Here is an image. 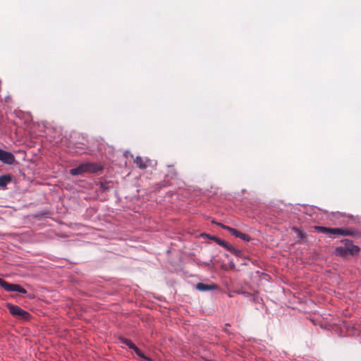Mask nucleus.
<instances>
[{
    "mask_svg": "<svg viewBox=\"0 0 361 361\" xmlns=\"http://www.w3.org/2000/svg\"><path fill=\"white\" fill-rule=\"evenodd\" d=\"M6 307L8 309L10 313L15 317H21L25 320H28L31 317V315L28 312L21 309L18 305L8 303Z\"/></svg>",
    "mask_w": 361,
    "mask_h": 361,
    "instance_id": "3",
    "label": "nucleus"
},
{
    "mask_svg": "<svg viewBox=\"0 0 361 361\" xmlns=\"http://www.w3.org/2000/svg\"><path fill=\"white\" fill-rule=\"evenodd\" d=\"M196 288L197 290H199L200 291H207V290L215 289L216 288V286L215 284L208 285V284H204L202 283H198L196 285Z\"/></svg>",
    "mask_w": 361,
    "mask_h": 361,
    "instance_id": "10",
    "label": "nucleus"
},
{
    "mask_svg": "<svg viewBox=\"0 0 361 361\" xmlns=\"http://www.w3.org/2000/svg\"><path fill=\"white\" fill-rule=\"evenodd\" d=\"M344 218L347 219L346 221H343L344 223H346L348 224H360V219L357 217L354 216H343Z\"/></svg>",
    "mask_w": 361,
    "mask_h": 361,
    "instance_id": "13",
    "label": "nucleus"
},
{
    "mask_svg": "<svg viewBox=\"0 0 361 361\" xmlns=\"http://www.w3.org/2000/svg\"><path fill=\"white\" fill-rule=\"evenodd\" d=\"M0 286L6 291H17L23 294L27 293V290L20 285L9 283L2 279H0Z\"/></svg>",
    "mask_w": 361,
    "mask_h": 361,
    "instance_id": "4",
    "label": "nucleus"
},
{
    "mask_svg": "<svg viewBox=\"0 0 361 361\" xmlns=\"http://www.w3.org/2000/svg\"><path fill=\"white\" fill-rule=\"evenodd\" d=\"M226 249L236 256H240L242 253V252L240 250H238V249L235 248L234 247L229 245H227Z\"/></svg>",
    "mask_w": 361,
    "mask_h": 361,
    "instance_id": "15",
    "label": "nucleus"
},
{
    "mask_svg": "<svg viewBox=\"0 0 361 361\" xmlns=\"http://www.w3.org/2000/svg\"><path fill=\"white\" fill-rule=\"evenodd\" d=\"M134 162L140 169H146L149 166L152 164V161L147 157H142L140 156L136 157Z\"/></svg>",
    "mask_w": 361,
    "mask_h": 361,
    "instance_id": "6",
    "label": "nucleus"
},
{
    "mask_svg": "<svg viewBox=\"0 0 361 361\" xmlns=\"http://www.w3.org/2000/svg\"><path fill=\"white\" fill-rule=\"evenodd\" d=\"M211 239L214 240V241H216L219 245L221 246H223L225 248H226L227 245H228L226 241H224V240H221L216 236H212V237H210Z\"/></svg>",
    "mask_w": 361,
    "mask_h": 361,
    "instance_id": "16",
    "label": "nucleus"
},
{
    "mask_svg": "<svg viewBox=\"0 0 361 361\" xmlns=\"http://www.w3.org/2000/svg\"><path fill=\"white\" fill-rule=\"evenodd\" d=\"M315 228L320 233H331L334 235H358V233L353 231L350 228H331L329 227H315Z\"/></svg>",
    "mask_w": 361,
    "mask_h": 361,
    "instance_id": "2",
    "label": "nucleus"
},
{
    "mask_svg": "<svg viewBox=\"0 0 361 361\" xmlns=\"http://www.w3.org/2000/svg\"><path fill=\"white\" fill-rule=\"evenodd\" d=\"M103 170V167L95 163H84L80 164L78 166L71 169L70 174L72 176H78L84 173H97Z\"/></svg>",
    "mask_w": 361,
    "mask_h": 361,
    "instance_id": "1",
    "label": "nucleus"
},
{
    "mask_svg": "<svg viewBox=\"0 0 361 361\" xmlns=\"http://www.w3.org/2000/svg\"><path fill=\"white\" fill-rule=\"evenodd\" d=\"M11 181V175H3L0 176V187L4 188Z\"/></svg>",
    "mask_w": 361,
    "mask_h": 361,
    "instance_id": "11",
    "label": "nucleus"
},
{
    "mask_svg": "<svg viewBox=\"0 0 361 361\" xmlns=\"http://www.w3.org/2000/svg\"><path fill=\"white\" fill-rule=\"evenodd\" d=\"M216 226H224V224H221V223H218V224H216Z\"/></svg>",
    "mask_w": 361,
    "mask_h": 361,
    "instance_id": "20",
    "label": "nucleus"
},
{
    "mask_svg": "<svg viewBox=\"0 0 361 361\" xmlns=\"http://www.w3.org/2000/svg\"><path fill=\"white\" fill-rule=\"evenodd\" d=\"M292 231L295 233L297 235V237L301 240L305 238V233L301 227H292Z\"/></svg>",
    "mask_w": 361,
    "mask_h": 361,
    "instance_id": "12",
    "label": "nucleus"
},
{
    "mask_svg": "<svg viewBox=\"0 0 361 361\" xmlns=\"http://www.w3.org/2000/svg\"><path fill=\"white\" fill-rule=\"evenodd\" d=\"M133 350L135 351L137 356L142 358L143 360H145V357H147V356H145L137 347Z\"/></svg>",
    "mask_w": 361,
    "mask_h": 361,
    "instance_id": "17",
    "label": "nucleus"
},
{
    "mask_svg": "<svg viewBox=\"0 0 361 361\" xmlns=\"http://www.w3.org/2000/svg\"><path fill=\"white\" fill-rule=\"evenodd\" d=\"M228 231L236 238H240L244 241H249L251 238L246 233H242L233 227H226Z\"/></svg>",
    "mask_w": 361,
    "mask_h": 361,
    "instance_id": "7",
    "label": "nucleus"
},
{
    "mask_svg": "<svg viewBox=\"0 0 361 361\" xmlns=\"http://www.w3.org/2000/svg\"><path fill=\"white\" fill-rule=\"evenodd\" d=\"M344 243L346 246L348 255H357L360 252V247L348 240H345Z\"/></svg>",
    "mask_w": 361,
    "mask_h": 361,
    "instance_id": "8",
    "label": "nucleus"
},
{
    "mask_svg": "<svg viewBox=\"0 0 361 361\" xmlns=\"http://www.w3.org/2000/svg\"><path fill=\"white\" fill-rule=\"evenodd\" d=\"M334 254L338 257H346L348 253L345 245L344 244L343 246L336 247L334 250Z\"/></svg>",
    "mask_w": 361,
    "mask_h": 361,
    "instance_id": "9",
    "label": "nucleus"
},
{
    "mask_svg": "<svg viewBox=\"0 0 361 361\" xmlns=\"http://www.w3.org/2000/svg\"><path fill=\"white\" fill-rule=\"evenodd\" d=\"M100 188H101L103 190H106V186L104 185V183H101Z\"/></svg>",
    "mask_w": 361,
    "mask_h": 361,
    "instance_id": "18",
    "label": "nucleus"
},
{
    "mask_svg": "<svg viewBox=\"0 0 361 361\" xmlns=\"http://www.w3.org/2000/svg\"><path fill=\"white\" fill-rule=\"evenodd\" d=\"M0 161L4 164H13L16 159L14 155L11 152H8L0 149Z\"/></svg>",
    "mask_w": 361,
    "mask_h": 361,
    "instance_id": "5",
    "label": "nucleus"
},
{
    "mask_svg": "<svg viewBox=\"0 0 361 361\" xmlns=\"http://www.w3.org/2000/svg\"><path fill=\"white\" fill-rule=\"evenodd\" d=\"M121 341L133 350L137 348V346L129 339L121 338Z\"/></svg>",
    "mask_w": 361,
    "mask_h": 361,
    "instance_id": "14",
    "label": "nucleus"
},
{
    "mask_svg": "<svg viewBox=\"0 0 361 361\" xmlns=\"http://www.w3.org/2000/svg\"><path fill=\"white\" fill-rule=\"evenodd\" d=\"M145 361H153L151 358L147 357H145Z\"/></svg>",
    "mask_w": 361,
    "mask_h": 361,
    "instance_id": "19",
    "label": "nucleus"
}]
</instances>
